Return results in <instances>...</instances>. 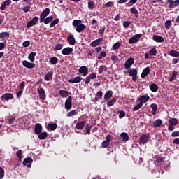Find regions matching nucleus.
<instances>
[{
	"instance_id": "nucleus-1",
	"label": "nucleus",
	"mask_w": 179,
	"mask_h": 179,
	"mask_svg": "<svg viewBox=\"0 0 179 179\" xmlns=\"http://www.w3.org/2000/svg\"><path fill=\"white\" fill-rule=\"evenodd\" d=\"M166 3H169L168 8L170 9L177 8L179 6V0H167Z\"/></svg>"
},
{
	"instance_id": "nucleus-2",
	"label": "nucleus",
	"mask_w": 179,
	"mask_h": 179,
	"mask_svg": "<svg viewBox=\"0 0 179 179\" xmlns=\"http://www.w3.org/2000/svg\"><path fill=\"white\" fill-rule=\"evenodd\" d=\"M141 37H142L141 34H137L134 35L129 40V44H134V43H138Z\"/></svg>"
},
{
	"instance_id": "nucleus-3",
	"label": "nucleus",
	"mask_w": 179,
	"mask_h": 179,
	"mask_svg": "<svg viewBox=\"0 0 179 179\" xmlns=\"http://www.w3.org/2000/svg\"><path fill=\"white\" fill-rule=\"evenodd\" d=\"M111 142V135H107L106 137V141H103L101 143L102 148H108L110 143Z\"/></svg>"
},
{
	"instance_id": "nucleus-4",
	"label": "nucleus",
	"mask_w": 179,
	"mask_h": 179,
	"mask_svg": "<svg viewBox=\"0 0 179 179\" xmlns=\"http://www.w3.org/2000/svg\"><path fill=\"white\" fill-rule=\"evenodd\" d=\"M48 15H50V8H45L41 13V15L40 16L41 23H43V22H44V19L46 18Z\"/></svg>"
},
{
	"instance_id": "nucleus-5",
	"label": "nucleus",
	"mask_w": 179,
	"mask_h": 179,
	"mask_svg": "<svg viewBox=\"0 0 179 179\" xmlns=\"http://www.w3.org/2000/svg\"><path fill=\"white\" fill-rule=\"evenodd\" d=\"M150 139V136L148 134H143L140 136V143L142 145H145V143H148V141Z\"/></svg>"
},
{
	"instance_id": "nucleus-6",
	"label": "nucleus",
	"mask_w": 179,
	"mask_h": 179,
	"mask_svg": "<svg viewBox=\"0 0 179 179\" xmlns=\"http://www.w3.org/2000/svg\"><path fill=\"white\" fill-rule=\"evenodd\" d=\"M37 22H38V17H34L31 20L28 22L27 24V29H30V27H33L35 24H37Z\"/></svg>"
},
{
	"instance_id": "nucleus-7",
	"label": "nucleus",
	"mask_w": 179,
	"mask_h": 179,
	"mask_svg": "<svg viewBox=\"0 0 179 179\" xmlns=\"http://www.w3.org/2000/svg\"><path fill=\"white\" fill-rule=\"evenodd\" d=\"M66 110H71L72 108V96H69L65 101Z\"/></svg>"
},
{
	"instance_id": "nucleus-8",
	"label": "nucleus",
	"mask_w": 179,
	"mask_h": 179,
	"mask_svg": "<svg viewBox=\"0 0 179 179\" xmlns=\"http://www.w3.org/2000/svg\"><path fill=\"white\" fill-rule=\"evenodd\" d=\"M31 163H33V159L31 157H27L24 159L22 164L24 166H27L28 169H30V167H31Z\"/></svg>"
},
{
	"instance_id": "nucleus-9",
	"label": "nucleus",
	"mask_w": 179,
	"mask_h": 179,
	"mask_svg": "<svg viewBox=\"0 0 179 179\" xmlns=\"http://www.w3.org/2000/svg\"><path fill=\"white\" fill-rule=\"evenodd\" d=\"M22 65L23 66H25V68H28L29 69H33V68L36 66V64L34 63L29 62L27 60L22 61Z\"/></svg>"
},
{
	"instance_id": "nucleus-10",
	"label": "nucleus",
	"mask_w": 179,
	"mask_h": 179,
	"mask_svg": "<svg viewBox=\"0 0 179 179\" xmlns=\"http://www.w3.org/2000/svg\"><path fill=\"white\" fill-rule=\"evenodd\" d=\"M134 62H135V60H134V58H132V57L129 58L125 62L124 66H125L126 69H129V68H131V66H132V65H134Z\"/></svg>"
},
{
	"instance_id": "nucleus-11",
	"label": "nucleus",
	"mask_w": 179,
	"mask_h": 179,
	"mask_svg": "<svg viewBox=\"0 0 179 179\" xmlns=\"http://www.w3.org/2000/svg\"><path fill=\"white\" fill-rule=\"evenodd\" d=\"M13 99V94L10 93L3 94L1 96V100H2V101H3V100H6V101H8V100H12Z\"/></svg>"
},
{
	"instance_id": "nucleus-12",
	"label": "nucleus",
	"mask_w": 179,
	"mask_h": 179,
	"mask_svg": "<svg viewBox=\"0 0 179 179\" xmlns=\"http://www.w3.org/2000/svg\"><path fill=\"white\" fill-rule=\"evenodd\" d=\"M150 97L149 96L143 95L140 98L138 99V101L143 106L145 103H148V101L150 100Z\"/></svg>"
},
{
	"instance_id": "nucleus-13",
	"label": "nucleus",
	"mask_w": 179,
	"mask_h": 179,
	"mask_svg": "<svg viewBox=\"0 0 179 179\" xmlns=\"http://www.w3.org/2000/svg\"><path fill=\"white\" fill-rule=\"evenodd\" d=\"M72 52H73V48L69 47L65 48L62 50L63 55H71Z\"/></svg>"
},
{
	"instance_id": "nucleus-14",
	"label": "nucleus",
	"mask_w": 179,
	"mask_h": 179,
	"mask_svg": "<svg viewBox=\"0 0 179 179\" xmlns=\"http://www.w3.org/2000/svg\"><path fill=\"white\" fill-rule=\"evenodd\" d=\"M78 72L82 73L83 76H86L89 73V69L87 66H83L78 69Z\"/></svg>"
},
{
	"instance_id": "nucleus-15",
	"label": "nucleus",
	"mask_w": 179,
	"mask_h": 179,
	"mask_svg": "<svg viewBox=\"0 0 179 179\" xmlns=\"http://www.w3.org/2000/svg\"><path fill=\"white\" fill-rule=\"evenodd\" d=\"M37 92L39 94L40 99L45 100V91L44 90V88H38Z\"/></svg>"
},
{
	"instance_id": "nucleus-16",
	"label": "nucleus",
	"mask_w": 179,
	"mask_h": 179,
	"mask_svg": "<svg viewBox=\"0 0 179 179\" xmlns=\"http://www.w3.org/2000/svg\"><path fill=\"white\" fill-rule=\"evenodd\" d=\"M67 41L70 45H75L76 41L75 40V37L73 36V34H71L67 37Z\"/></svg>"
},
{
	"instance_id": "nucleus-17",
	"label": "nucleus",
	"mask_w": 179,
	"mask_h": 179,
	"mask_svg": "<svg viewBox=\"0 0 179 179\" xmlns=\"http://www.w3.org/2000/svg\"><path fill=\"white\" fill-rule=\"evenodd\" d=\"M152 40L156 43H164V38L159 35H153Z\"/></svg>"
},
{
	"instance_id": "nucleus-18",
	"label": "nucleus",
	"mask_w": 179,
	"mask_h": 179,
	"mask_svg": "<svg viewBox=\"0 0 179 179\" xmlns=\"http://www.w3.org/2000/svg\"><path fill=\"white\" fill-rule=\"evenodd\" d=\"M82 77L80 76H76L73 79H70L68 80L69 83H80V82H82Z\"/></svg>"
},
{
	"instance_id": "nucleus-19",
	"label": "nucleus",
	"mask_w": 179,
	"mask_h": 179,
	"mask_svg": "<svg viewBox=\"0 0 179 179\" xmlns=\"http://www.w3.org/2000/svg\"><path fill=\"white\" fill-rule=\"evenodd\" d=\"M12 3V1L10 0H6L0 6L1 10H5L7 6H9Z\"/></svg>"
},
{
	"instance_id": "nucleus-20",
	"label": "nucleus",
	"mask_w": 179,
	"mask_h": 179,
	"mask_svg": "<svg viewBox=\"0 0 179 179\" xmlns=\"http://www.w3.org/2000/svg\"><path fill=\"white\" fill-rule=\"evenodd\" d=\"M150 73V68L146 67L145 69H143V71L141 75V77L142 78H146L147 75H149Z\"/></svg>"
},
{
	"instance_id": "nucleus-21",
	"label": "nucleus",
	"mask_w": 179,
	"mask_h": 179,
	"mask_svg": "<svg viewBox=\"0 0 179 179\" xmlns=\"http://www.w3.org/2000/svg\"><path fill=\"white\" fill-rule=\"evenodd\" d=\"M41 131H43V127L39 123L36 124L35 125V134L38 135L41 134Z\"/></svg>"
},
{
	"instance_id": "nucleus-22",
	"label": "nucleus",
	"mask_w": 179,
	"mask_h": 179,
	"mask_svg": "<svg viewBox=\"0 0 179 179\" xmlns=\"http://www.w3.org/2000/svg\"><path fill=\"white\" fill-rule=\"evenodd\" d=\"M120 138L122 142H128L129 139V136H128V134L123 132V133H121Z\"/></svg>"
},
{
	"instance_id": "nucleus-23",
	"label": "nucleus",
	"mask_w": 179,
	"mask_h": 179,
	"mask_svg": "<svg viewBox=\"0 0 179 179\" xmlns=\"http://www.w3.org/2000/svg\"><path fill=\"white\" fill-rule=\"evenodd\" d=\"M36 55H37V53L35 52L29 53L28 55V59H29L31 62H34V61H36Z\"/></svg>"
},
{
	"instance_id": "nucleus-24",
	"label": "nucleus",
	"mask_w": 179,
	"mask_h": 179,
	"mask_svg": "<svg viewBox=\"0 0 179 179\" xmlns=\"http://www.w3.org/2000/svg\"><path fill=\"white\" fill-rule=\"evenodd\" d=\"M58 127V124L57 123H49L48 124V129H50V131H55L57 129V127Z\"/></svg>"
},
{
	"instance_id": "nucleus-25",
	"label": "nucleus",
	"mask_w": 179,
	"mask_h": 179,
	"mask_svg": "<svg viewBox=\"0 0 179 179\" xmlns=\"http://www.w3.org/2000/svg\"><path fill=\"white\" fill-rule=\"evenodd\" d=\"M111 97H113V91L109 90L105 93V95H104L105 100H107V101H108V100H110Z\"/></svg>"
},
{
	"instance_id": "nucleus-26",
	"label": "nucleus",
	"mask_w": 179,
	"mask_h": 179,
	"mask_svg": "<svg viewBox=\"0 0 179 179\" xmlns=\"http://www.w3.org/2000/svg\"><path fill=\"white\" fill-rule=\"evenodd\" d=\"M85 29H86V26H85V24H81L76 27V30L77 33H82L83 30H85Z\"/></svg>"
},
{
	"instance_id": "nucleus-27",
	"label": "nucleus",
	"mask_w": 179,
	"mask_h": 179,
	"mask_svg": "<svg viewBox=\"0 0 179 179\" xmlns=\"http://www.w3.org/2000/svg\"><path fill=\"white\" fill-rule=\"evenodd\" d=\"M100 43H101V38L96 39L90 43L91 47H97V45H100Z\"/></svg>"
},
{
	"instance_id": "nucleus-28",
	"label": "nucleus",
	"mask_w": 179,
	"mask_h": 179,
	"mask_svg": "<svg viewBox=\"0 0 179 179\" xmlns=\"http://www.w3.org/2000/svg\"><path fill=\"white\" fill-rule=\"evenodd\" d=\"M52 75H54V73L52 71L48 72L45 75V80H46V82H49L50 79H52Z\"/></svg>"
},
{
	"instance_id": "nucleus-29",
	"label": "nucleus",
	"mask_w": 179,
	"mask_h": 179,
	"mask_svg": "<svg viewBox=\"0 0 179 179\" xmlns=\"http://www.w3.org/2000/svg\"><path fill=\"white\" fill-rule=\"evenodd\" d=\"M59 94L63 99H65V97H68V91L65 90H62L59 91Z\"/></svg>"
},
{
	"instance_id": "nucleus-30",
	"label": "nucleus",
	"mask_w": 179,
	"mask_h": 179,
	"mask_svg": "<svg viewBox=\"0 0 179 179\" xmlns=\"http://www.w3.org/2000/svg\"><path fill=\"white\" fill-rule=\"evenodd\" d=\"M149 87H150V90H151V92H155L159 90V87L156 84L150 85Z\"/></svg>"
},
{
	"instance_id": "nucleus-31",
	"label": "nucleus",
	"mask_w": 179,
	"mask_h": 179,
	"mask_svg": "<svg viewBox=\"0 0 179 179\" xmlns=\"http://www.w3.org/2000/svg\"><path fill=\"white\" fill-rule=\"evenodd\" d=\"M129 76H136L138 75V70L136 69H131L129 70Z\"/></svg>"
},
{
	"instance_id": "nucleus-32",
	"label": "nucleus",
	"mask_w": 179,
	"mask_h": 179,
	"mask_svg": "<svg viewBox=\"0 0 179 179\" xmlns=\"http://www.w3.org/2000/svg\"><path fill=\"white\" fill-rule=\"evenodd\" d=\"M83 127H85V121L77 122L76 125L77 129H83Z\"/></svg>"
},
{
	"instance_id": "nucleus-33",
	"label": "nucleus",
	"mask_w": 179,
	"mask_h": 179,
	"mask_svg": "<svg viewBox=\"0 0 179 179\" xmlns=\"http://www.w3.org/2000/svg\"><path fill=\"white\" fill-rule=\"evenodd\" d=\"M169 123L170 124V125H173V127H176V125L178 124V120H177L176 118H171L169 120Z\"/></svg>"
},
{
	"instance_id": "nucleus-34",
	"label": "nucleus",
	"mask_w": 179,
	"mask_h": 179,
	"mask_svg": "<svg viewBox=\"0 0 179 179\" xmlns=\"http://www.w3.org/2000/svg\"><path fill=\"white\" fill-rule=\"evenodd\" d=\"M64 45L62 43H57L53 48L54 51H59V50H62Z\"/></svg>"
},
{
	"instance_id": "nucleus-35",
	"label": "nucleus",
	"mask_w": 179,
	"mask_h": 179,
	"mask_svg": "<svg viewBox=\"0 0 179 179\" xmlns=\"http://www.w3.org/2000/svg\"><path fill=\"white\" fill-rule=\"evenodd\" d=\"M169 55L171 57H179V52L177 50H172L169 52Z\"/></svg>"
},
{
	"instance_id": "nucleus-36",
	"label": "nucleus",
	"mask_w": 179,
	"mask_h": 179,
	"mask_svg": "<svg viewBox=\"0 0 179 179\" xmlns=\"http://www.w3.org/2000/svg\"><path fill=\"white\" fill-rule=\"evenodd\" d=\"M151 108L152 110L151 112L152 115H156V111H157V105L155 103L151 104Z\"/></svg>"
},
{
	"instance_id": "nucleus-37",
	"label": "nucleus",
	"mask_w": 179,
	"mask_h": 179,
	"mask_svg": "<svg viewBox=\"0 0 179 179\" xmlns=\"http://www.w3.org/2000/svg\"><path fill=\"white\" fill-rule=\"evenodd\" d=\"M162 124H163V122L162 121V120L157 119L153 122V126L155 127H160Z\"/></svg>"
},
{
	"instance_id": "nucleus-38",
	"label": "nucleus",
	"mask_w": 179,
	"mask_h": 179,
	"mask_svg": "<svg viewBox=\"0 0 179 179\" xmlns=\"http://www.w3.org/2000/svg\"><path fill=\"white\" fill-rule=\"evenodd\" d=\"M94 8H96V4H94V1H89L88 9H90V10H94Z\"/></svg>"
},
{
	"instance_id": "nucleus-39",
	"label": "nucleus",
	"mask_w": 179,
	"mask_h": 179,
	"mask_svg": "<svg viewBox=\"0 0 179 179\" xmlns=\"http://www.w3.org/2000/svg\"><path fill=\"white\" fill-rule=\"evenodd\" d=\"M157 52L156 50V48H152L151 50H149L148 54H150V57H155Z\"/></svg>"
},
{
	"instance_id": "nucleus-40",
	"label": "nucleus",
	"mask_w": 179,
	"mask_h": 179,
	"mask_svg": "<svg viewBox=\"0 0 179 179\" xmlns=\"http://www.w3.org/2000/svg\"><path fill=\"white\" fill-rule=\"evenodd\" d=\"M38 139H41V141H43V139H45V138H47V132H42L40 133L38 135Z\"/></svg>"
},
{
	"instance_id": "nucleus-41",
	"label": "nucleus",
	"mask_w": 179,
	"mask_h": 179,
	"mask_svg": "<svg viewBox=\"0 0 179 179\" xmlns=\"http://www.w3.org/2000/svg\"><path fill=\"white\" fill-rule=\"evenodd\" d=\"M116 102H117L116 98H113L109 101H108L107 106L108 107H111L113 105L115 104Z\"/></svg>"
},
{
	"instance_id": "nucleus-42",
	"label": "nucleus",
	"mask_w": 179,
	"mask_h": 179,
	"mask_svg": "<svg viewBox=\"0 0 179 179\" xmlns=\"http://www.w3.org/2000/svg\"><path fill=\"white\" fill-rule=\"evenodd\" d=\"M177 75H178L177 71H173L172 76L169 78V82H173V80H174L176 79V78H177Z\"/></svg>"
},
{
	"instance_id": "nucleus-43",
	"label": "nucleus",
	"mask_w": 179,
	"mask_h": 179,
	"mask_svg": "<svg viewBox=\"0 0 179 179\" xmlns=\"http://www.w3.org/2000/svg\"><path fill=\"white\" fill-rule=\"evenodd\" d=\"M49 62L50 64H55L58 62V58H57L56 57H52L50 59Z\"/></svg>"
},
{
	"instance_id": "nucleus-44",
	"label": "nucleus",
	"mask_w": 179,
	"mask_h": 179,
	"mask_svg": "<svg viewBox=\"0 0 179 179\" xmlns=\"http://www.w3.org/2000/svg\"><path fill=\"white\" fill-rule=\"evenodd\" d=\"M80 24H82V21H80V20H73V26H74V27H77Z\"/></svg>"
},
{
	"instance_id": "nucleus-45",
	"label": "nucleus",
	"mask_w": 179,
	"mask_h": 179,
	"mask_svg": "<svg viewBox=\"0 0 179 179\" xmlns=\"http://www.w3.org/2000/svg\"><path fill=\"white\" fill-rule=\"evenodd\" d=\"M106 55H107V53L105 51L101 52L100 54L98 55L97 59H103V58H104V57H106Z\"/></svg>"
},
{
	"instance_id": "nucleus-46",
	"label": "nucleus",
	"mask_w": 179,
	"mask_h": 179,
	"mask_svg": "<svg viewBox=\"0 0 179 179\" xmlns=\"http://www.w3.org/2000/svg\"><path fill=\"white\" fill-rule=\"evenodd\" d=\"M76 114H78V111L73 110L67 113V117H73V115H76Z\"/></svg>"
},
{
	"instance_id": "nucleus-47",
	"label": "nucleus",
	"mask_w": 179,
	"mask_h": 179,
	"mask_svg": "<svg viewBox=\"0 0 179 179\" xmlns=\"http://www.w3.org/2000/svg\"><path fill=\"white\" fill-rule=\"evenodd\" d=\"M59 23V19H56L55 20H53L50 24V27L52 28L54 27V26H55V24H58Z\"/></svg>"
},
{
	"instance_id": "nucleus-48",
	"label": "nucleus",
	"mask_w": 179,
	"mask_h": 179,
	"mask_svg": "<svg viewBox=\"0 0 179 179\" xmlns=\"http://www.w3.org/2000/svg\"><path fill=\"white\" fill-rule=\"evenodd\" d=\"M120 47H121V43L117 42L116 43H115L113 45V51H115V50H118V48H120Z\"/></svg>"
},
{
	"instance_id": "nucleus-49",
	"label": "nucleus",
	"mask_w": 179,
	"mask_h": 179,
	"mask_svg": "<svg viewBox=\"0 0 179 179\" xmlns=\"http://www.w3.org/2000/svg\"><path fill=\"white\" fill-rule=\"evenodd\" d=\"M52 19H53V17H52V15H51V16L48 17L46 19H45L43 20V22H44L45 24H48V23H50L51 22V20H52Z\"/></svg>"
},
{
	"instance_id": "nucleus-50",
	"label": "nucleus",
	"mask_w": 179,
	"mask_h": 179,
	"mask_svg": "<svg viewBox=\"0 0 179 179\" xmlns=\"http://www.w3.org/2000/svg\"><path fill=\"white\" fill-rule=\"evenodd\" d=\"M171 20H167L165 22V27L166 29H167L168 30H170V27H171Z\"/></svg>"
},
{
	"instance_id": "nucleus-51",
	"label": "nucleus",
	"mask_w": 179,
	"mask_h": 179,
	"mask_svg": "<svg viewBox=\"0 0 179 179\" xmlns=\"http://www.w3.org/2000/svg\"><path fill=\"white\" fill-rule=\"evenodd\" d=\"M9 32H1L0 33V38H5L9 36Z\"/></svg>"
},
{
	"instance_id": "nucleus-52",
	"label": "nucleus",
	"mask_w": 179,
	"mask_h": 179,
	"mask_svg": "<svg viewBox=\"0 0 179 179\" xmlns=\"http://www.w3.org/2000/svg\"><path fill=\"white\" fill-rule=\"evenodd\" d=\"M3 177H5V170L0 167V179L3 178Z\"/></svg>"
},
{
	"instance_id": "nucleus-53",
	"label": "nucleus",
	"mask_w": 179,
	"mask_h": 179,
	"mask_svg": "<svg viewBox=\"0 0 179 179\" xmlns=\"http://www.w3.org/2000/svg\"><path fill=\"white\" fill-rule=\"evenodd\" d=\"M142 103H141L139 102L138 104L136 105L134 107V111H138V110H140L141 108H142Z\"/></svg>"
},
{
	"instance_id": "nucleus-54",
	"label": "nucleus",
	"mask_w": 179,
	"mask_h": 179,
	"mask_svg": "<svg viewBox=\"0 0 179 179\" xmlns=\"http://www.w3.org/2000/svg\"><path fill=\"white\" fill-rule=\"evenodd\" d=\"M110 59H111L112 62H113V64H115V62H117V61H118V57L115 56V55H112L110 57Z\"/></svg>"
},
{
	"instance_id": "nucleus-55",
	"label": "nucleus",
	"mask_w": 179,
	"mask_h": 179,
	"mask_svg": "<svg viewBox=\"0 0 179 179\" xmlns=\"http://www.w3.org/2000/svg\"><path fill=\"white\" fill-rule=\"evenodd\" d=\"M91 129H92V127H90V125L87 124V125L86 126V132H85V134H86L87 135H90V131H91Z\"/></svg>"
},
{
	"instance_id": "nucleus-56",
	"label": "nucleus",
	"mask_w": 179,
	"mask_h": 179,
	"mask_svg": "<svg viewBox=\"0 0 179 179\" xmlns=\"http://www.w3.org/2000/svg\"><path fill=\"white\" fill-rule=\"evenodd\" d=\"M88 77L91 79H96V78H97V74H96V73H92L88 76Z\"/></svg>"
},
{
	"instance_id": "nucleus-57",
	"label": "nucleus",
	"mask_w": 179,
	"mask_h": 179,
	"mask_svg": "<svg viewBox=\"0 0 179 179\" xmlns=\"http://www.w3.org/2000/svg\"><path fill=\"white\" fill-rule=\"evenodd\" d=\"M24 86H26V83H24V81H22L20 83L19 87L21 90H23V89H24Z\"/></svg>"
},
{
	"instance_id": "nucleus-58",
	"label": "nucleus",
	"mask_w": 179,
	"mask_h": 179,
	"mask_svg": "<svg viewBox=\"0 0 179 179\" xmlns=\"http://www.w3.org/2000/svg\"><path fill=\"white\" fill-rule=\"evenodd\" d=\"M130 24H131V22L129 21H124L123 22V27L127 29V27H128Z\"/></svg>"
},
{
	"instance_id": "nucleus-59",
	"label": "nucleus",
	"mask_w": 179,
	"mask_h": 179,
	"mask_svg": "<svg viewBox=\"0 0 179 179\" xmlns=\"http://www.w3.org/2000/svg\"><path fill=\"white\" fill-rule=\"evenodd\" d=\"M119 118H124L125 117L126 114L124 111H119Z\"/></svg>"
},
{
	"instance_id": "nucleus-60",
	"label": "nucleus",
	"mask_w": 179,
	"mask_h": 179,
	"mask_svg": "<svg viewBox=\"0 0 179 179\" xmlns=\"http://www.w3.org/2000/svg\"><path fill=\"white\" fill-rule=\"evenodd\" d=\"M131 12L133 15H138V10H136L135 7L131 8Z\"/></svg>"
},
{
	"instance_id": "nucleus-61",
	"label": "nucleus",
	"mask_w": 179,
	"mask_h": 179,
	"mask_svg": "<svg viewBox=\"0 0 179 179\" xmlns=\"http://www.w3.org/2000/svg\"><path fill=\"white\" fill-rule=\"evenodd\" d=\"M106 68V66H101L99 69V73H103V71H104Z\"/></svg>"
},
{
	"instance_id": "nucleus-62",
	"label": "nucleus",
	"mask_w": 179,
	"mask_h": 179,
	"mask_svg": "<svg viewBox=\"0 0 179 179\" xmlns=\"http://www.w3.org/2000/svg\"><path fill=\"white\" fill-rule=\"evenodd\" d=\"M23 47H29L30 45V41H25L22 43Z\"/></svg>"
},
{
	"instance_id": "nucleus-63",
	"label": "nucleus",
	"mask_w": 179,
	"mask_h": 179,
	"mask_svg": "<svg viewBox=\"0 0 179 179\" xmlns=\"http://www.w3.org/2000/svg\"><path fill=\"white\" fill-rule=\"evenodd\" d=\"M17 156L18 159H23V157L22 156V150H18L17 152Z\"/></svg>"
},
{
	"instance_id": "nucleus-64",
	"label": "nucleus",
	"mask_w": 179,
	"mask_h": 179,
	"mask_svg": "<svg viewBox=\"0 0 179 179\" xmlns=\"http://www.w3.org/2000/svg\"><path fill=\"white\" fill-rule=\"evenodd\" d=\"M171 136L173 138H176L177 136H179V131H173L171 134Z\"/></svg>"
}]
</instances>
